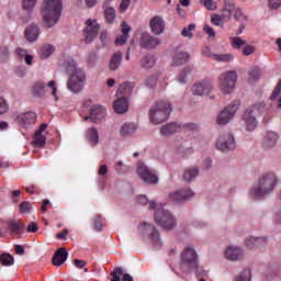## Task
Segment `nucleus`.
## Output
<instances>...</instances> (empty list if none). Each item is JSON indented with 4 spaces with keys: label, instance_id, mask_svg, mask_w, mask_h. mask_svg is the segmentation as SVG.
Returning a JSON list of instances; mask_svg holds the SVG:
<instances>
[{
    "label": "nucleus",
    "instance_id": "obj_39",
    "mask_svg": "<svg viewBox=\"0 0 281 281\" xmlns=\"http://www.w3.org/2000/svg\"><path fill=\"white\" fill-rule=\"evenodd\" d=\"M199 177V168H189L184 171L183 179L184 181H192Z\"/></svg>",
    "mask_w": 281,
    "mask_h": 281
},
{
    "label": "nucleus",
    "instance_id": "obj_9",
    "mask_svg": "<svg viewBox=\"0 0 281 281\" xmlns=\"http://www.w3.org/2000/svg\"><path fill=\"white\" fill-rule=\"evenodd\" d=\"M138 234L142 236L144 240L149 238L153 243L161 245L159 232L157 231V228H155L153 224L144 222L140 226H138Z\"/></svg>",
    "mask_w": 281,
    "mask_h": 281
},
{
    "label": "nucleus",
    "instance_id": "obj_45",
    "mask_svg": "<svg viewBox=\"0 0 281 281\" xmlns=\"http://www.w3.org/2000/svg\"><path fill=\"white\" fill-rule=\"evenodd\" d=\"M20 214H30L32 212V203L30 201H23L19 206Z\"/></svg>",
    "mask_w": 281,
    "mask_h": 281
},
{
    "label": "nucleus",
    "instance_id": "obj_30",
    "mask_svg": "<svg viewBox=\"0 0 281 281\" xmlns=\"http://www.w3.org/2000/svg\"><path fill=\"white\" fill-rule=\"evenodd\" d=\"M225 258L233 262L240 260V258H243V250L238 247L229 246L225 251Z\"/></svg>",
    "mask_w": 281,
    "mask_h": 281
},
{
    "label": "nucleus",
    "instance_id": "obj_27",
    "mask_svg": "<svg viewBox=\"0 0 281 281\" xmlns=\"http://www.w3.org/2000/svg\"><path fill=\"white\" fill-rule=\"evenodd\" d=\"M207 58L215 60L216 63H233L234 61V54L226 53V54H214L209 50L206 53Z\"/></svg>",
    "mask_w": 281,
    "mask_h": 281
},
{
    "label": "nucleus",
    "instance_id": "obj_53",
    "mask_svg": "<svg viewBox=\"0 0 281 281\" xmlns=\"http://www.w3.org/2000/svg\"><path fill=\"white\" fill-rule=\"evenodd\" d=\"M131 7V0H121L120 7H119V12L121 14H124L126 10Z\"/></svg>",
    "mask_w": 281,
    "mask_h": 281
},
{
    "label": "nucleus",
    "instance_id": "obj_33",
    "mask_svg": "<svg viewBox=\"0 0 281 281\" xmlns=\"http://www.w3.org/2000/svg\"><path fill=\"white\" fill-rule=\"evenodd\" d=\"M278 142V134L276 132H268L263 138V148H273Z\"/></svg>",
    "mask_w": 281,
    "mask_h": 281
},
{
    "label": "nucleus",
    "instance_id": "obj_21",
    "mask_svg": "<svg viewBox=\"0 0 281 281\" xmlns=\"http://www.w3.org/2000/svg\"><path fill=\"white\" fill-rule=\"evenodd\" d=\"M149 27L153 34L159 36V34H164V31L166 30V22L164 21V18L156 15L150 20Z\"/></svg>",
    "mask_w": 281,
    "mask_h": 281
},
{
    "label": "nucleus",
    "instance_id": "obj_37",
    "mask_svg": "<svg viewBox=\"0 0 281 281\" xmlns=\"http://www.w3.org/2000/svg\"><path fill=\"white\" fill-rule=\"evenodd\" d=\"M32 91H33V95H35L36 98H43V95H45V82H42V81L35 82Z\"/></svg>",
    "mask_w": 281,
    "mask_h": 281
},
{
    "label": "nucleus",
    "instance_id": "obj_43",
    "mask_svg": "<svg viewBox=\"0 0 281 281\" xmlns=\"http://www.w3.org/2000/svg\"><path fill=\"white\" fill-rule=\"evenodd\" d=\"M189 74H192V68H190V66L180 71L178 76V82H180V85H186V78Z\"/></svg>",
    "mask_w": 281,
    "mask_h": 281
},
{
    "label": "nucleus",
    "instance_id": "obj_32",
    "mask_svg": "<svg viewBox=\"0 0 281 281\" xmlns=\"http://www.w3.org/2000/svg\"><path fill=\"white\" fill-rule=\"evenodd\" d=\"M121 32L122 35L117 36L115 40V44L116 45H124L126 44V41H128V33L131 32V26L128 24H126V22H123L121 24Z\"/></svg>",
    "mask_w": 281,
    "mask_h": 281
},
{
    "label": "nucleus",
    "instance_id": "obj_36",
    "mask_svg": "<svg viewBox=\"0 0 281 281\" xmlns=\"http://www.w3.org/2000/svg\"><path fill=\"white\" fill-rule=\"evenodd\" d=\"M87 139L92 146H95L98 142H100V136L95 127H91L87 131Z\"/></svg>",
    "mask_w": 281,
    "mask_h": 281
},
{
    "label": "nucleus",
    "instance_id": "obj_35",
    "mask_svg": "<svg viewBox=\"0 0 281 281\" xmlns=\"http://www.w3.org/2000/svg\"><path fill=\"white\" fill-rule=\"evenodd\" d=\"M137 131V125L134 123H124L120 130L122 137H126V135H133Z\"/></svg>",
    "mask_w": 281,
    "mask_h": 281
},
{
    "label": "nucleus",
    "instance_id": "obj_23",
    "mask_svg": "<svg viewBox=\"0 0 281 281\" xmlns=\"http://www.w3.org/2000/svg\"><path fill=\"white\" fill-rule=\"evenodd\" d=\"M189 60L190 54L177 48L172 58V67H181V65H186Z\"/></svg>",
    "mask_w": 281,
    "mask_h": 281
},
{
    "label": "nucleus",
    "instance_id": "obj_47",
    "mask_svg": "<svg viewBox=\"0 0 281 281\" xmlns=\"http://www.w3.org/2000/svg\"><path fill=\"white\" fill-rule=\"evenodd\" d=\"M54 45L52 44L44 45L42 47V56H44V58H49V56L54 54Z\"/></svg>",
    "mask_w": 281,
    "mask_h": 281
},
{
    "label": "nucleus",
    "instance_id": "obj_16",
    "mask_svg": "<svg viewBox=\"0 0 281 281\" xmlns=\"http://www.w3.org/2000/svg\"><path fill=\"white\" fill-rule=\"evenodd\" d=\"M47 124L43 123L33 136L32 144L35 148H44L47 142Z\"/></svg>",
    "mask_w": 281,
    "mask_h": 281
},
{
    "label": "nucleus",
    "instance_id": "obj_7",
    "mask_svg": "<svg viewBox=\"0 0 281 281\" xmlns=\"http://www.w3.org/2000/svg\"><path fill=\"white\" fill-rule=\"evenodd\" d=\"M155 222L162 227V229H173L177 225V220H175V216H172L171 213H169L168 210H165L164 207L157 209V211L154 214Z\"/></svg>",
    "mask_w": 281,
    "mask_h": 281
},
{
    "label": "nucleus",
    "instance_id": "obj_4",
    "mask_svg": "<svg viewBox=\"0 0 281 281\" xmlns=\"http://www.w3.org/2000/svg\"><path fill=\"white\" fill-rule=\"evenodd\" d=\"M172 113V106L168 101H158L149 110V121L151 124H164L168 121V115Z\"/></svg>",
    "mask_w": 281,
    "mask_h": 281
},
{
    "label": "nucleus",
    "instance_id": "obj_63",
    "mask_svg": "<svg viewBox=\"0 0 281 281\" xmlns=\"http://www.w3.org/2000/svg\"><path fill=\"white\" fill-rule=\"evenodd\" d=\"M237 7H236V4H234V3H225V5H224V10H225V12H227V13H232L235 9H236Z\"/></svg>",
    "mask_w": 281,
    "mask_h": 281
},
{
    "label": "nucleus",
    "instance_id": "obj_10",
    "mask_svg": "<svg viewBox=\"0 0 281 281\" xmlns=\"http://www.w3.org/2000/svg\"><path fill=\"white\" fill-rule=\"evenodd\" d=\"M100 32V24L98 20L88 19L86 21V27L83 29V41L85 43H93L94 38H98Z\"/></svg>",
    "mask_w": 281,
    "mask_h": 281
},
{
    "label": "nucleus",
    "instance_id": "obj_12",
    "mask_svg": "<svg viewBox=\"0 0 281 281\" xmlns=\"http://www.w3.org/2000/svg\"><path fill=\"white\" fill-rule=\"evenodd\" d=\"M137 175L145 183L149 186H155L159 183V178L155 175L148 166L144 165V162L138 164Z\"/></svg>",
    "mask_w": 281,
    "mask_h": 281
},
{
    "label": "nucleus",
    "instance_id": "obj_34",
    "mask_svg": "<svg viewBox=\"0 0 281 281\" xmlns=\"http://www.w3.org/2000/svg\"><path fill=\"white\" fill-rule=\"evenodd\" d=\"M122 52L115 53L111 59H110V69L111 71H116V69H120V65H122Z\"/></svg>",
    "mask_w": 281,
    "mask_h": 281
},
{
    "label": "nucleus",
    "instance_id": "obj_54",
    "mask_svg": "<svg viewBox=\"0 0 281 281\" xmlns=\"http://www.w3.org/2000/svg\"><path fill=\"white\" fill-rule=\"evenodd\" d=\"M203 32L207 34L209 38H216V32H214V29L207 24L204 25Z\"/></svg>",
    "mask_w": 281,
    "mask_h": 281
},
{
    "label": "nucleus",
    "instance_id": "obj_60",
    "mask_svg": "<svg viewBox=\"0 0 281 281\" xmlns=\"http://www.w3.org/2000/svg\"><path fill=\"white\" fill-rule=\"evenodd\" d=\"M178 155H182V157H186V155H190L192 153L191 148L180 147L177 149Z\"/></svg>",
    "mask_w": 281,
    "mask_h": 281
},
{
    "label": "nucleus",
    "instance_id": "obj_28",
    "mask_svg": "<svg viewBox=\"0 0 281 281\" xmlns=\"http://www.w3.org/2000/svg\"><path fill=\"white\" fill-rule=\"evenodd\" d=\"M67 256H69L67 250L65 248H59L53 256V265L55 267H60L61 265H65V262L67 261Z\"/></svg>",
    "mask_w": 281,
    "mask_h": 281
},
{
    "label": "nucleus",
    "instance_id": "obj_62",
    "mask_svg": "<svg viewBox=\"0 0 281 281\" xmlns=\"http://www.w3.org/2000/svg\"><path fill=\"white\" fill-rule=\"evenodd\" d=\"M25 191L29 194H38V188H36V184H31L30 187H26Z\"/></svg>",
    "mask_w": 281,
    "mask_h": 281
},
{
    "label": "nucleus",
    "instance_id": "obj_42",
    "mask_svg": "<svg viewBox=\"0 0 281 281\" xmlns=\"http://www.w3.org/2000/svg\"><path fill=\"white\" fill-rule=\"evenodd\" d=\"M246 41H243L240 37H231V45L233 49H241L244 45H246Z\"/></svg>",
    "mask_w": 281,
    "mask_h": 281
},
{
    "label": "nucleus",
    "instance_id": "obj_24",
    "mask_svg": "<svg viewBox=\"0 0 281 281\" xmlns=\"http://www.w3.org/2000/svg\"><path fill=\"white\" fill-rule=\"evenodd\" d=\"M41 34V29L36 24H30L26 26L24 36L29 43H34V41H37L38 36Z\"/></svg>",
    "mask_w": 281,
    "mask_h": 281
},
{
    "label": "nucleus",
    "instance_id": "obj_13",
    "mask_svg": "<svg viewBox=\"0 0 281 281\" xmlns=\"http://www.w3.org/2000/svg\"><path fill=\"white\" fill-rule=\"evenodd\" d=\"M217 150H222V153H227V150L236 149V139L234 138V134L226 133L220 136L215 144Z\"/></svg>",
    "mask_w": 281,
    "mask_h": 281
},
{
    "label": "nucleus",
    "instance_id": "obj_29",
    "mask_svg": "<svg viewBox=\"0 0 281 281\" xmlns=\"http://www.w3.org/2000/svg\"><path fill=\"white\" fill-rule=\"evenodd\" d=\"M111 277V281H133V277L128 273H124V270L120 267L113 269Z\"/></svg>",
    "mask_w": 281,
    "mask_h": 281
},
{
    "label": "nucleus",
    "instance_id": "obj_51",
    "mask_svg": "<svg viewBox=\"0 0 281 281\" xmlns=\"http://www.w3.org/2000/svg\"><path fill=\"white\" fill-rule=\"evenodd\" d=\"M34 5H36V0H23V10L31 12L34 10Z\"/></svg>",
    "mask_w": 281,
    "mask_h": 281
},
{
    "label": "nucleus",
    "instance_id": "obj_17",
    "mask_svg": "<svg viewBox=\"0 0 281 281\" xmlns=\"http://www.w3.org/2000/svg\"><path fill=\"white\" fill-rule=\"evenodd\" d=\"M194 196V193L190 189H181L169 194V201L171 203H182V201H188V199Z\"/></svg>",
    "mask_w": 281,
    "mask_h": 281
},
{
    "label": "nucleus",
    "instance_id": "obj_58",
    "mask_svg": "<svg viewBox=\"0 0 281 281\" xmlns=\"http://www.w3.org/2000/svg\"><path fill=\"white\" fill-rule=\"evenodd\" d=\"M268 5L271 10H278L281 8V0H269Z\"/></svg>",
    "mask_w": 281,
    "mask_h": 281
},
{
    "label": "nucleus",
    "instance_id": "obj_11",
    "mask_svg": "<svg viewBox=\"0 0 281 281\" xmlns=\"http://www.w3.org/2000/svg\"><path fill=\"white\" fill-rule=\"evenodd\" d=\"M182 127L186 131H199V125H196V123H188V124H184L183 126L177 123H169L160 128V135H165V136L173 135V133H179V131H181Z\"/></svg>",
    "mask_w": 281,
    "mask_h": 281
},
{
    "label": "nucleus",
    "instance_id": "obj_52",
    "mask_svg": "<svg viewBox=\"0 0 281 281\" xmlns=\"http://www.w3.org/2000/svg\"><path fill=\"white\" fill-rule=\"evenodd\" d=\"M93 225H94L95 232H102L103 225H102V217L100 215L94 216Z\"/></svg>",
    "mask_w": 281,
    "mask_h": 281
},
{
    "label": "nucleus",
    "instance_id": "obj_26",
    "mask_svg": "<svg viewBox=\"0 0 281 281\" xmlns=\"http://www.w3.org/2000/svg\"><path fill=\"white\" fill-rule=\"evenodd\" d=\"M246 247L249 249H258L259 247L267 246V239L265 237H247L245 240Z\"/></svg>",
    "mask_w": 281,
    "mask_h": 281
},
{
    "label": "nucleus",
    "instance_id": "obj_22",
    "mask_svg": "<svg viewBox=\"0 0 281 281\" xmlns=\"http://www.w3.org/2000/svg\"><path fill=\"white\" fill-rule=\"evenodd\" d=\"M140 47L143 49H155L157 45H159V38L153 37V35L148 33H143L139 41Z\"/></svg>",
    "mask_w": 281,
    "mask_h": 281
},
{
    "label": "nucleus",
    "instance_id": "obj_48",
    "mask_svg": "<svg viewBox=\"0 0 281 281\" xmlns=\"http://www.w3.org/2000/svg\"><path fill=\"white\" fill-rule=\"evenodd\" d=\"M47 87H48L49 89H52V95H53L55 102H58L59 98H58V88L56 87V81L50 80V81L47 83Z\"/></svg>",
    "mask_w": 281,
    "mask_h": 281
},
{
    "label": "nucleus",
    "instance_id": "obj_18",
    "mask_svg": "<svg viewBox=\"0 0 281 281\" xmlns=\"http://www.w3.org/2000/svg\"><path fill=\"white\" fill-rule=\"evenodd\" d=\"M213 86L212 81L209 79H204L202 81L196 82L192 87L193 95H207L210 91H212Z\"/></svg>",
    "mask_w": 281,
    "mask_h": 281
},
{
    "label": "nucleus",
    "instance_id": "obj_38",
    "mask_svg": "<svg viewBox=\"0 0 281 281\" xmlns=\"http://www.w3.org/2000/svg\"><path fill=\"white\" fill-rule=\"evenodd\" d=\"M155 66V57H153V55H145L142 59H140V67H143V69H150V67Z\"/></svg>",
    "mask_w": 281,
    "mask_h": 281
},
{
    "label": "nucleus",
    "instance_id": "obj_14",
    "mask_svg": "<svg viewBox=\"0 0 281 281\" xmlns=\"http://www.w3.org/2000/svg\"><path fill=\"white\" fill-rule=\"evenodd\" d=\"M183 265H187L189 269H199V260L194 248H186L181 255Z\"/></svg>",
    "mask_w": 281,
    "mask_h": 281
},
{
    "label": "nucleus",
    "instance_id": "obj_57",
    "mask_svg": "<svg viewBox=\"0 0 281 281\" xmlns=\"http://www.w3.org/2000/svg\"><path fill=\"white\" fill-rule=\"evenodd\" d=\"M248 78L249 80H258L260 78V70L258 69H252L248 72Z\"/></svg>",
    "mask_w": 281,
    "mask_h": 281
},
{
    "label": "nucleus",
    "instance_id": "obj_40",
    "mask_svg": "<svg viewBox=\"0 0 281 281\" xmlns=\"http://www.w3.org/2000/svg\"><path fill=\"white\" fill-rule=\"evenodd\" d=\"M0 263L2 267H12V265H14V257L8 252H4L0 255Z\"/></svg>",
    "mask_w": 281,
    "mask_h": 281
},
{
    "label": "nucleus",
    "instance_id": "obj_31",
    "mask_svg": "<svg viewBox=\"0 0 281 281\" xmlns=\"http://www.w3.org/2000/svg\"><path fill=\"white\" fill-rule=\"evenodd\" d=\"M133 89H135V82L125 81L119 87L116 95H122V98H126L127 95H131V93H133Z\"/></svg>",
    "mask_w": 281,
    "mask_h": 281
},
{
    "label": "nucleus",
    "instance_id": "obj_44",
    "mask_svg": "<svg viewBox=\"0 0 281 281\" xmlns=\"http://www.w3.org/2000/svg\"><path fill=\"white\" fill-rule=\"evenodd\" d=\"M194 30H196V25L194 24H190L189 26L184 27L181 32L182 36H184L186 38H193L194 36Z\"/></svg>",
    "mask_w": 281,
    "mask_h": 281
},
{
    "label": "nucleus",
    "instance_id": "obj_55",
    "mask_svg": "<svg viewBox=\"0 0 281 281\" xmlns=\"http://www.w3.org/2000/svg\"><path fill=\"white\" fill-rule=\"evenodd\" d=\"M211 23L213 25H216V27H221V25L223 24V18L218 14H214L211 16Z\"/></svg>",
    "mask_w": 281,
    "mask_h": 281
},
{
    "label": "nucleus",
    "instance_id": "obj_8",
    "mask_svg": "<svg viewBox=\"0 0 281 281\" xmlns=\"http://www.w3.org/2000/svg\"><path fill=\"white\" fill-rule=\"evenodd\" d=\"M240 106V101L235 100L232 103H229L217 116V124L225 125L229 124V121L234 119V115H236V111H238V108Z\"/></svg>",
    "mask_w": 281,
    "mask_h": 281
},
{
    "label": "nucleus",
    "instance_id": "obj_6",
    "mask_svg": "<svg viewBox=\"0 0 281 281\" xmlns=\"http://www.w3.org/2000/svg\"><path fill=\"white\" fill-rule=\"evenodd\" d=\"M238 82V74L235 70L223 72L220 76V91L225 95L232 93Z\"/></svg>",
    "mask_w": 281,
    "mask_h": 281
},
{
    "label": "nucleus",
    "instance_id": "obj_1",
    "mask_svg": "<svg viewBox=\"0 0 281 281\" xmlns=\"http://www.w3.org/2000/svg\"><path fill=\"white\" fill-rule=\"evenodd\" d=\"M64 65L67 74H69L67 89L70 90L71 93H80L87 85V72H85V69L78 67L76 60L71 58L65 61Z\"/></svg>",
    "mask_w": 281,
    "mask_h": 281
},
{
    "label": "nucleus",
    "instance_id": "obj_41",
    "mask_svg": "<svg viewBox=\"0 0 281 281\" xmlns=\"http://www.w3.org/2000/svg\"><path fill=\"white\" fill-rule=\"evenodd\" d=\"M104 14H105V21L106 23H115V16H116V13H115V8L113 7H109L104 10Z\"/></svg>",
    "mask_w": 281,
    "mask_h": 281
},
{
    "label": "nucleus",
    "instance_id": "obj_3",
    "mask_svg": "<svg viewBox=\"0 0 281 281\" xmlns=\"http://www.w3.org/2000/svg\"><path fill=\"white\" fill-rule=\"evenodd\" d=\"M278 183V177L274 173H267L259 179L258 186L250 191L254 199H262L266 194H271L276 184Z\"/></svg>",
    "mask_w": 281,
    "mask_h": 281
},
{
    "label": "nucleus",
    "instance_id": "obj_25",
    "mask_svg": "<svg viewBox=\"0 0 281 281\" xmlns=\"http://www.w3.org/2000/svg\"><path fill=\"white\" fill-rule=\"evenodd\" d=\"M113 108L115 113L122 115L128 111V98L127 97H120L117 100L114 101Z\"/></svg>",
    "mask_w": 281,
    "mask_h": 281
},
{
    "label": "nucleus",
    "instance_id": "obj_56",
    "mask_svg": "<svg viewBox=\"0 0 281 281\" xmlns=\"http://www.w3.org/2000/svg\"><path fill=\"white\" fill-rule=\"evenodd\" d=\"M281 93V81L278 82L277 87L272 91V94L270 95V100H278V95Z\"/></svg>",
    "mask_w": 281,
    "mask_h": 281
},
{
    "label": "nucleus",
    "instance_id": "obj_5",
    "mask_svg": "<svg viewBox=\"0 0 281 281\" xmlns=\"http://www.w3.org/2000/svg\"><path fill=\"white\" fill-rule=\"evenodd\" d=\"M265 102H260L246 109L241 116V122H244L246 131H256V127L258 126V120L256 117L261 113H265Z\"/></svg>",
    "mask_w": 281,
    "mask_h": 281
},
{
    "label": "nucleus",
    "instance_id": "obj_64",
    "mask_svg": "<svg viewBox=\"0 0 281 281\" xmlns=\"http://www.w3.org/2000/svg\"><path fill=\"white\" fill-rule=\"evenodd\" d=\"M21 196V191L14 190L12 191V202L13 203H19V198Z\"/></svg>",
    "mask_w": 281,
    "mask_h": 281
},
{
    "label": "nucleus",
    "instance_id": "obj_46",
    "mask_svg": "<svg viewBox=\"0 0 281 281\" xmlns=\"http://www.w3.org/2000/svg\"><path fill=\"white\" fill-rule=\"evenodd\" d=\"M201 5H204V8H206V10H211L214 11L216 10V8H218L216 1L214 0H199Z\"/></svg>",
    "mask_w": 281,
    "mask_h": 281
},
{
    "label": "nucleus",
    "instance_id": "obj_2",
    "mask_svg": "<svg viewBox=\"0 0 281 281\" xmlns=\"http://www.w3.org/2000/svg\"><path fill=\"white\" fill-rule=\"evenodd\" d=\"M60 14H63V0H45L42 10L45 27H54L58 23Z\"/></svg>",
    "mask_w": 281,
    "mask_h": 281
},
{
    "label": "nucleus",
    "instance_id": "obj_59",
    "mask_svg": "<svg viewBox=\"0 0 281 281\" xmlns=\"http://www.w3.org/2000/svg\"><path fill=\"white\" fill-rule=\"evenodd\" d=\"M256 52V48L251 45H246L244 48H243V54L244 56H251V54H254Z\"/></svg>",
    "mask_w": 281,
    "mask_h": 281
},
{
    "label": "nucleus",
    "instance_id": "obj_50",
    "mask_svg": "<svg viewBox=\"0 0 281 281\" xmlns=\"http://www.w3.org/2000/svg\"><path fill=\"white\" fill-rule=\"evenodd\" d=\"M235 281H251V271L244 270Z\"/></svg>",
    "mask_w": 281,
    "mask_h": 281
},
{
    "label": "nucleus",
    "instance_id": "obj_20",
    "mask_svg": "<svg viewBox=\"0 0 281 281\" xmlns=\"http://www.w3.org/2000/svg\"><path fill=\"white\" fill-rule=\"evenodd\" d=\"M106 115V108L102 105H92L90 109V115L85 120H90L93 124H97L99 120H102Z\"/></svg>",
    "mask_w": 281,
    "mask_h": 281
},
{
    "label": "nucleus",
    "instance_id": "obj_15",
    "mask_svg": "<svg viewBox=\"0 0 281 281\" xmlns=\"http://www.w3.org/2000/svg\"><path fill=\"white\" fill-rule=\"evenodd\" d=\"M8 231L12 236L21 238V234H25V224L21 220L11 218L5 222Z\"/></svg>",
    "mask_w": 281,
    "mask_h": 281
},
{
    "label": "nucleus",
    "instance_id": "obj_49",
    "mask_svg": "<svg viewBox=\"0 0 281 281\" xmlns=\"http://www.w3.org/2000/svg\"><path fill=\"white\" fill-rule=\"evenodd\" d=\"M9 110L10 105L8 104V101L3 99V97H0V115H4Z\"/></svg>",
    "mask_w": 281,
    "mask_h": 281
},
{
    "label": "nucleus",
    "instance_id": "obj_19",
    "mask_svg": "<svg viewBox=\"0 0 281 281\" xmlns=\"http://www.w3.org/2000/svg\"><path fill=\"white\" fill-rule=\"evenodd\" d=\"M37 115L34 112L21 113L18 115V122L23 128H30L36 124Z\"/></svg>",
    "mask_w": 281,
    "mask_h": 281
},
{
    "label": "nucleus",
    "instance_id": "obj_61",
    "mask_svg": "<svg viewBox=\"0 0 281 281\" xmlns=\"http://www.w3.org/2000/svg\"><path fill=\"white\" fill-rule=\"evenodd\" d=\"M0 54L3 60L8 59V56H10V49L8 48V46H2L0 48Z\"/></svg>",
    "mask_w": 281,
    "mask_h": 281
}]
</instances>
